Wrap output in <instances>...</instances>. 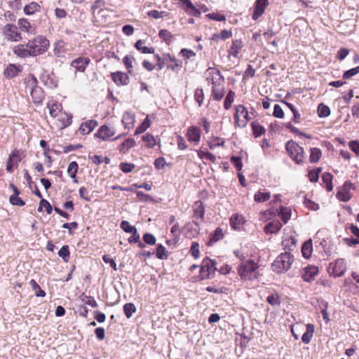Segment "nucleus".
<instances>
[{"instance_id":"11","label":"nucleus","mask_w":359,"mask_h":359,"mask_svg":"<svg viewBox=\"0 0 359 359\" xmlns=\"http://www.w3.org/2000/svg\"><path fill=\"white\" fill-rule=\"evenodd\" d=\"M318 273V268L316 266H308L302 272V277L306 282H311Z\"/></svg>"},{"instance_id":"32","label":"nucleus","mask_w":359,"mask_h":359,"mask_svg":"<svg viewBox=\"0 0 359 359\" xmlns=\"http://www.w3.org/2000/svg\"><path fill=\"white\" fill-rule=\"evenodd\" d=\"M78 169L79 165L76 161L71 162L67 168V173L69 174L70 177L73 179V181L75 183L78 182L76 179V173L78 172Z\"/></svg>"},{"instance_id":"55","label":"nucleus","mask_w":359,"mask_h":359,"mask_svg":"<svg viewBox=\"0 0 359 359\" xmlns=\"http://www.w3.org/2000/svg\"><path fill=\"white\" fill-rule=\"evenodd\" d=\"M194 99L198 104V106H201L204 100V93L202 88H197L195 90Z\"/></svg>"},{"instance_id":"28","label":"nucleus","mask_w":359,"mask_h":359,"mask_svg":"<svg viewBox=\"0 0 359 359\" xmlns=\"http://www.w3.org/2000/svg\"><path fill=\"white\" fill-rule=\"evenodd\" d=\"M135 146V141L133 138L126 139L118 147V150L122 154H126L128 151Z\"/></svg>"},{"instance_id":"60","label":"nucleus","mask_w":359,"mask_h":359,"mask_svg":"<svg viewBox=\"0 0 359 359\" xmlns=\"http://www.w3.org/2000/svg\"><path fill=\"white\" fill-rule=\"evenodd\" d=\"M358 73H359V66L346 71L343 74V79H351L352 76L356 75Z\"/></svg>"},{"instance_id":"16","label":"nucleus","mask_w":359,"mask_h":359,"mask_svg":"<svg viewBox=\"0 0 359 359\" xmlns=\"http://www.w3.org/2000/svg\"><path fill=\"white\" fill-rule=\"evenodd\" d=\"M269 4L268 0H257L255 4V11L252 15V18L257 20L264 12L266 7Z\"/></svg>"},{"instance_id":"1","label":"nucleus","mask_w":359,"mask_h":359,"mask_svg":"<svg viewBox=\"0 0 359 359\" xmlns=\"http://www.w3.org/2000/svg\"><path fill=\"white\" fill-rule=\"evenodd\" d=\"M259 266L252 259H248L238 266V274L243 280H252L259 276Z\"/></svg>"},{"instance_id":"2","label":"nucleus","mask_w":359,"mask_h":359,"mask_svg":"<svg viewBox=\"0 0 359 359\" xmlns=\"http://www.w3.org/2000/svg\"><path fill=\"white\" fill-rule=\"evenodd\" d=\"M33 57L44 53L49 47V41L43 36L39 35L27 42Z\"/></svg>"},{"instance_id":"21","label":"nucleus","mask_w":359,"mask_h":359,"mask_svg":"<svg viewBox=\"0 0 359 359\" xmlns=\"http://www.w3.org/2000/svg\"><path fill=\"white\" fill-rule=\"evenodd\" d=\"M111 77L117 85H127L129 82V77L127 74L121 72L112 73Z\"/></svg>"},{"instance_id":"47","label":"nucleus","mask_w":359,"mask_h":359,"mask_svg":"<svg viewBox=\"0 0 359 359\" xmlns=\"http://www.w3.org/2000/svg\"><path fill=\"white\" fill-rule=\"evenodd\" d=\"M159 36L163 39L168 44L171 43L174 39V36L166 29H162L159 32Z\"/></svg>"},{"instance_id":"36","label":"nucleus","mask_w":359,"mask_h":359,"mask_svg":"<svg viewBox=\"0 0 359 359\" xmlns=\"http://www.w3.org/2000/svg\"><path fill=\"white\" fill-rule=\"evenodd\" d=\"M313 250L311 241L305 242L302 247V253L304 257L309 258L311 255Z\"/></svg>"},{"instance_id":"45","label":"nucleus","mask_w":359,"mask_h":359,"mask_svg":"<svg viewBox=\"0 0 359 359\" xmlns=\"http://www.w3.org/2000/svg\"><path fill=\"white\" fill-rule=\"evenodd\" d=\"M123 311L126 316L130 318L136 311V307L133 303H127L123 306Z\"/></svg>"},{"instance_id":"12","label":"nucleus","mask_w":359,"mask_h":359,"mask_svg":"<svg viewBox=\"0 0 359 359\" xmlns=\"http://www.w3.org/2000/svg\"><path fill=\"white\" fill-rule=\"evenodd\" d=\"M13 52L16 56L20 58L33 57L29 49L28 48L27 43L26 44H18L14 46L13 48Z\"/></svg>"},{"instance_id":"59","label":"nucleus","mask_w":359,"mask_h":359,"mask_svg":"<svg viewBox=\"0 0 359 359\" xmlns=\"http://www.w3.org/2000/svg\"><path fill=\"white\" fill-rule=\"evenodd\" d=\"M267 302L272 306H277L280 304V297L278 294H272L268 296Z\"/></svg>"},{"instance_id":"25","label":"nucleus","mask_w":359,"mask_h":359,"mask_svg":"<svg viewBox=\"0 0 359 359\" xmlns=\"http://www.w3.org/2000/svg\"><path fill=\"white\" fill-rule=\"evenodd\" d=\"M187 139L189 142H198L201 138V132L196 127H190L187 133Z\"/></svg>"},{"instance_id":"37","label":"nucleus","mask_w":359,"mask_h":359,"mask_svg":"<svg viewBox=\"0 0 359 359\" xmlns=\"http://www.w3.org/2000/svg\"><path fill=\"white\" fill-rule=\"evenodd\" d=\"M135 118L133 114L129 112H125L123 115L122 123L126 128H130L133 126Z\"/></svg>"},{"instance_id":"20","label":"nucleus","mask_w":359,"mask_h":359,"mask_svg":"<svg viewBox=\"0 0 359 359\" xmlns=\"http://www.w3.org/2000/svg\"><path fill=\"white\" fill-rule=\"evenodd\" d=\"M33 102L36 104H41L44 97L43 90L38 86H35L31 89L30 92Z\"/></svg>"},{"instance_id":"6","label":"nucleus","mask_w":359,"mask_h":359,"mask_svg":"<svg viewBox=\"0 0 359 359\" xmlns=\"http://www.w3.org/2000/svg\"><path fill=\"white\" fill-rule=\"evenodd\" d=\"M3 34L5 39L10 41L17 42L22 39L21 33L18 32V27L13 24H6L3 28Z\"/></svg>"},{"instance_id":"10","label":"nucleus","mask_w":359,"mask_h":359,"mask_svg":"<svg viewBox=\"0 0 359 359\" xmlns=\"http://www.w3.org/2000/svg\"><path fill=\"white\" fill-rule=\"evenodd\" d=\"M115 129L113 127L107 126H102L97 132L95 134L96 137L100 138L102 140H107L115 135Z\"/></svg>"},{"instance_id":"24","label":"nucleus","mask_w":359,"mask_h":359,"mask_svg":"<svg viewBox=\"0 0 359 359\" xmlns=\"http://www.w3.org/2000/svg\"><path fill=\"white\" fill-rule=\"evenodd\" d=\"M243 46V44L241 40H233L229 50H228L229 56L231 55L233 57H238V53L242 49Z\"/></svg>"},{"instance_id":"9","label":"nucleus","mask_w":359,"mask_h":359,"mask_svg":"<svg viewBox=\"0 0 359 359\" xmlns=\"http://www.w3.org/2000/svg\"><path fill=\"white\" fill-rule=\"evenodd\" d=\"M194 223L199 226L204 219L205 208L201 201H198L193 205Z\"/></svg>"},{"instance_id":"5","label":"nucleus","mask_w":359,"mask_h":359,"mask_svg":"<svg viewBox=\"0 0 359 359\" xmlns=\"http://www.w3.org/2000/svg\"><path fill=\"white\" fill-rule=\"evenodd\" d=\"M234 119L238 127L244 128L248 122L252 118L247 109L243 104H238L235 107Z\"/></svg>"},{"instance_id":"23","label":"nucleus","mask_w":359,"mask_h":359,"mask_svg":"<svg viewBox=\"0 0 359 359\" xmlns=\"http://www.w3.org/2000/svg\"><path fill=\"white\" fill-rule=\"evenodd\" d=\"M245 222L243 215L235 214L230 218V225L234 230H240Z\"/></svg>"},{"instance_id":"26","label":"nucleus","mask_w":359,"mask_h":359,"mask_svg":"<svg viewBox=\"0 0 359 359\" xmlns=\"http://www.w3.org/2000/svg\"><path fill=\"white\" fill-rule=\"evenodd\" d=\"M47 107L49 109L50 115L53 118H56L62 111V105L55 101L49 102L47 104Z\"/></svg>"},{"instance_id":"33","label":"nucleus","mask_w":359,"mask_h":359,"mask_svg":"<svg viewBox=\"0 0 359 359\" xmlns=\"http://www.w3.org/2000/svg\"><path fill=\"white\" fill-rule=\"evenodd\" d=\"M271 194L267 191H258L254 196V199L257 203H263L270 199Z\"/></svg>"},{"instance_id":"27","label":"nucleus","mask_w":359,"mask_h":359,"mask_svg":"<svg viewBox=\"0 0 359 359\" xmlns=\"http://www.w3.org/2000/svg\"><path fill=\"white\" fill-rule=\"evenodd\" d=\"M315 327L313 324L306 325V330L302 337V341L305 344L310 343L314 333Z\"/></svg>"},{"instance_id":"39","label":"nucleus","mask_w":359,"mask_h":359,"mask_svg":"<svg viewBox=\"0 0 359 359\" xmlns=\"http://www.w3.org/2000/svg\"><path fill=\"white\" fill-rule=\"evenodd\" d=\"M144 42L142 40H138L135 43V48L141 51L142 53H153L154 52V49L153 48H149L144 46Z\"/></svg>"},{"instance_id":"30","label":"nucleus","mask_w":359,"mask_h":359,"mask_svg":"<svg viewBox=\"0 0 359 359\" xmlns=\"http://www.w3.org/2000/svg\"><path fill=\"white\" fill-rule=\"evenodd\" d=\"M20 72V67L15 65L10 64L4 70V75L6 78L11 79L15 77Z\"/></svg>"},{"instance_id":"29","label":"nucleus","mask_w":359,"mask_h":359,"mask_svg":"<svg viewBox=\"0 0 359 359\" xmlns=\"http://www.w3.org/2000/svg\"><path fill=\"white\" fill-rule=\"evenodd\" d=\"M282 227V224L278 221H273L267 224L264 227V231L266 233H275Z\"/></svg>"},{"instance_id":"17","label":"nucleus","mask_w":359,"mask_h":359,"mask_svg":"<svg viewBox=\"0 0 359 359\" xmlns=\"http://www.w3.org/2000/svg\"><path fill=\"white\" fill-rule=\"evenodd\" d=\"M224 83L212 86V96L215 100L220 101L224 97Z\"/></svg>"},{"instance_id":"31","label":"nucleus","mask_w":359,"mask_h":359,"mask_svg":"<svg viewBox=\"0 0 359 359\" xmlns=\"http://www.w3.org/2000/svg\"><path fill=\"white\" fill-rule=\"evenodd\" d=\"M278 215L284 224H286L291 218V210L289 208L281 206L279 211H278Z\"/></svg>"},{"instance_id":"49","label":"nucleus","mask_w":359,"mask_h":359,"mask_svg":"<svg viewBox=\"0 0 359 359\" xmlns=\"http://www.w3.org/2000/svg\"><path fill=\"white\" fill-rule=\"evenodd\" d=\"M253 134L255 137H258L265 133V128L259 123L255 122L252 123Z\"/></svg>"},{"instance_id":"44","label":"nucleus","mask_w":359,"mask_h":359,"mask_svg":"<svg viewBox=\"0 0 359 359\" xmlns=\"http://www.w3.org/2000/svg\"><path fill=\"white\" fill-rule=\"evenodd\" d=\"M198 156L203 160H208L211 162L216 161V157L212 154L206 151L199 150L198 151Z\"/></svg>"},{"instance_id":"14","label":"nucleus","mask_w":359,"mask_h":359,"mask_svg":"<svg viewBox=\"0 0 359 359\" xmlns=\"http://www.w3.org/2000/svg\"><path fill=\"white\" fill-rule=\"evenodd\" d=\"M19 161H20L19 158V151L14 149L7 161L6 170L8 172H12L13 168L18 165Z\"/></svg>"},{"instance_id":"64","label":"nucleus","mask_w":359,"mask_h":359,"mask_svg":"<svg viewBox=\"0 0 359 359\" xmlns=\"http://www.w3.org/2000/svg\"><path fill=\"white\" fill-rule=\"evenodd\" d=\"M10 203L13 205L23 206L25 203L18 196H11Z\"/></svg>"},{"instance_id":"50","label":"nucleus","mask_w":359,"mask_h":359,"mask_svg":"<svg viewBox=\"0 0 359 359\" xmlns=\"http://www.w3.org/2000/svg\"><path fill=\"white\" fill-rule=\"evenodd\" d=\"M58 255L65 262H67L69 259V250L68 245H63L58 252Z\"/></svg>"},{"instance_id":"51","label":"nucleus","mask_w":359,"mask_h":359,"mask_svg":"<svg viewBox=\"0 0 359 359\" xmlns=\"http://www.w3.org/2000/svg\"><path fill=\"white\" fill-rule=\"evenodd\" d=\"M43 208H45V210L48 214H50L53 210L50 203L46 199L42 198L40 201L39 206L38 208V211L39 212L42 211Z\"/></svg>"},{"instance_id":"18","label":"nucleus","mask_w":359,"mask_h":359,"mask_svg":"<svg viewBox=\"0 0 359 359\" xmlns=\"http://www.w3.org/2000/svg\"><path fill=\"white\" fill-rule=\"evenodd\" d=\"M89 62L90 59L88 57H78L72 62L71 65L76 70L83 72Z\"/></svg>"},{"instance_id":"34","label":"nucleus","mask_w":359,"mask_h":359,"mask_svg":"<svg viewBox=\"0 0 359 359\" xmlns=\"http://www.w3.org/2000/svg\"><path fill=\"white\" fill-rule=\"evenodd\" d=\"M223 231L221 228H217L213 233L211 234L208 244H213L223 238Z\"/></svg>"},{"instance_id":"53","label":"nucleus","mask_w":359,"mask_h":359,"mask_svg":"<svg viewBox=\"0 0 359 359\" xmlns=\"http://www.w3.org/2000/svg\"><path fill=\"white\" fill-rule=\"evenodd\" d=\"M121 228L126 233H133L137 231V229L134 226L130 225L128 221H122Z\"/></svg>"},{"instance_id":"38","label":"nucleus","mask_w":359,"mask_h":359,"mask_svg":"<svg viewBox=\"0 0 359 359\" xmlns=\"http://www.w3.org/2000/svg\"><path fill=\"white\" fill-rule=\"evenodd\" d=\"M40 6L38 4L35 2H32L27 5H26L24 8V12L27 15H32L34 13L39 11Z\"/></svg>"},{"instance_id":"52","label":"nucleus","mask_w":359,"mask_h":359,"mask_svg":"<svg viewBox=\"0 0 359 359\" xmlns=\"http://www.w3.org/2000/svg\"><path fill=\"white\" fill-rule=\"evenodd\" d=\"M214 274L212 273V269L208 270L205 266L201 264V267L200 269V277L201 279H207L213 277Z\"/></svg>"},{"instance_id":"62","label":"nucleus","mask_w":359,"mask_h":359,"mask_svg":"<svg viewBox=\"0 0 359 359\" xmlns=\"http://www.w3.org/2000/svg\"><path fill=\"white\" fill-rule=\"evenodd\" d=\"M190 252L192 255V256L194 257V258H198L199 257V255H200V251H199V245L198 243L196 242H193L191 243V248H190Z\"/></svg>"},{"instance_id":"7","label":"nucleus","mask_w":359,"mask_h":359,"mask_svg":"<svg viewBox=\"0 0 359 359\" xmlns=\"http://www.w3.org/2000/svg\"><path fill=\"white\" fill-rule=\"evenodd\" d=\"M206 80L211 83L212 86L224 82V77L221 72L216 68L209 67L205 72Z\"/></svg>"},{"instance_id":"35","label":"nucleus","mask_w":359,"mask_h":359,"mask_svg":"<svg viewBox=\"0 0 359 359\" xmlns=\"http://www.w3.org/2000/svg\"><path fill=\"white\" fill-rule=\"evenodd\" d=\"M322 153L320 149L313 147L310 149L309 160L311 163H316L321 158Z\"/></svg>"},{"instance_id":"13","label":"nucleus","mask_w":359,"mask_h":359,"mask_svg":"<svg viewBox=\"0 0 359 359\" xmlns=\"http://www.w3.org/2000/svg\"><path fill=\"white\" fill-rule=\"evenodd\" d=\"M181 7L189 15L199 17L201 11L189 0H181Z\"/></svg>"},{"instance_id":"41","label":"nucleus","mask_w":359,"mask_h":359,"mask_svg":"<svg viewBox=\"0 0 359 359\" xmlns=\"http://www.w3.org/2000/svg\"><path fill=\"white\" fill-rule=\"evenodd\" d=\"M333 176L329 172H324L322 175V180L326 185L327 190L330 191L332 190V181Z\"/></svg>"},{"instance_id":"58","label":"nucleus","mask_w":359,"mask_h":359,"mask_svg":"<svg viewBox=\"0 0 359 359\" xmlns=\"http://www.w3.org/2000/svg\"><path fill=\"white\" fill-rule=\"evenodd\" d=\"M156 257L158 259H163L168 257L167 252L164 246L159 244L156 249Z\"/></svg>"},{"instance_id":"61","label":"nucleus","mask_w":359,"mask_h":359,"mask_svg":"<svg viewBox=\"0 0 359 359\" xmlns=\"http://www.w3.org/2000/svg\"><path fill=\"white\" fill-rule=\"evenodd\" d=\"M206 17L210 20L222 22L226 20L225 15L222 14L212 13L206 15Z\"/></svg>"},{"instance_id":"57","label":"nucleus","mask_w":359,"mask_h":359,"mask_svg":"<svg viewBox=\"0 0 359 359\" xmlns=\"http://www.w3.org/2000/svg\"><path fill=\"white\" fill-rule=\"evenodd\" d=\"M232 36L231 30L223 29L219 34H214L212 39L219 38L222 40L229 39Z\"/></svg>"},{"instance_id":"43","label":"nucleus","mask_w":359,"mask_h":359,"mask_svg":"<svg viewBox=\"0 0 359 359\" xmlns=\"http://www.w3.org/2000/svg\"><path fill=\"white\" fill-rule=\"evenodd\" d=\"M142 139L146 143L147 147L149 148H153L156 144L155 137L149 133L144 135Z\"/></svg>"},{"instance_id":"15","label":"nucleus","mask_w":359,"mask_h":359,"mask_svg":"<svg viewBox=\"0 0 359 359\" xmlns=\"http://www.w3.org/2000/svg\"><path fill=\"white\" fill-rule=\"evenodd\" d=\"M18 26L20 31L29 34H35V27L25 18H20L18 20Z\"/></svg>"},{"instance_id":"63","label":"nucleus","mask_w":359,"mask_h":359,"mask_svg":"<svg viewBox=\"0 0 359 359\" xmlns=\"http://www.w3.org/2000/svg\"><path fill=\"white\" fill-rule=\"evenodd\" d=\"M231 163L235 166L237 170L240 171L243 168L241 158L238 156H232L231 158Z\"/></svg>"},{"instance_id":"22","label":"nucleus","mask_w":359,"mask_h":359,"mask_svg":"<svg viewBox=\"0 0 359 359\" xmlns=\"http://www.w3.org/2000/svg\"><path fill=\"white\" fill-rule=\"evenodd\" d=\"M97 126V122L96 121L89 120L81 125L79 131L82 135H87L89 134Z\"/></svg>"},{"instance_id":"48","label":"nucleus","mask_w":359,"mask_h":359,"mask_svg":"<svg viewBox=\"0 0 359 359\" xmlns=\"http://www.w3.org/2000/svg\"><path fill=\"white\" fill-rule=\"evenodd\" d=\"M181 56L184 60H189L190 61H194L196 57V53L192 50H189L187 48L181 49Z\"/></svg>"},{"instance_id":"3","label":"nucleus","mask_w":359,"mask_h":359,"mask_svg":"<svg viewBox=\"0 0 359 359\" xmlns=\"http://www.w3.org/2000/svg\"><path fill=\"white\" fill-rule=\"evenodd\" d=\"M293 262L294 257L290 252L281 253L272 264L273 271L278 273L287 271Z\"/></svg>"},{"instance_id":"54","label":"nucleus","mask_w":359,"mask_h":359,"mask_svg":"<svg viewBox=\"0 0 359 359\" xmlns=\"http://www.w3.org/2000/svg\"><path fill=\"white\" fill-rule=\"evenodd\" d=\"M215 264V261L210 259L209 258L204 259L202 262V265L205 266L206 269H208V270L210 271V269H212L213 274H215V272L216 271Z\"/></svg>"},{"instance_id":"8","label":"nucleus","mask_w":359,"mask_h":359,"mask_svg":"<svg viewBox=\"0 0 359 359\" xmlns=\"http://www.w3.org/2000/svg\"><path fill=\"white\" fill-rule=\"evenodd\" d=\"M330 269L334 277L342 276L346 270V265L344 259H338L334 262L330 264Z\"/></svg>"},{"instance_id":"46","label":"nucleus","mask_w":359,"mask_h":359,"mask_svg":"<svg viewBox=\"0 0 359 359\" xmlns=\"http://www.w3.org/2000/svg\"><path fill=\"white\" fill-rule=\"evenodd\" d=\"M318 114L321 118L327 117L330 114V109L324 104H320L318 107Z\"/></svg>"},{"instance_id":"19","label":"nucleus","mask_w":359,"mask_h":359,"mask_svg":"<svg viewBox=\"0 0 359 359\" xmlns=\"http://www.w3.org/2000/svg\"><path fill=\"white\" fill-rule=\"evenodd\" d=\"M58 121V127L60 128H65L72 123V116L65 112L61 111L56 117Z\"/></svg>"},{"instance_id":"42","label":"nucleus","mask_w":359,"mask_h":359,"mask_svg":"<svg viewBox=\"0 0 359 359\" xmlns=\"http://www.w3.org/2000/svg\"><path fill=\"white\" fill-rule=\"evenodd\" d=\"M29 285L32 286L33 290L34 291L36 296L41 297H43L46 296L45 291L41 289L40 286L34 280H31L29 281Z\"/></svg>"},{"instance_id":"4","label":"nucleus","mask_w":359,"mask_h":359,"mask_svg":"<svg viewBox=\"0 0 359 359\" xmlns=\"http://www.w3.org/2000/svg\"><path fill=\"white\" fill-rule=\"evenodd\" d=\"M285 148L290 157L297 163L301 164L304 162L305 155L304 149L294 141H289L285 145Z\"/></svg>"},{"instance_id":"56","label":"nucleus","mask_w":359,"mask_h":359,"mask_svg":"<svg viewBox=\"0 0 359 359\" xmlns=\"http://www.w3.org/2000/svg\"><path fill=\"white\" fill-rule=\"evenodd\" d=\"M150 126V121L147 117L142 123L135 130V134H140L144 133Z\"/></svg>"},{"instance_id":"40","label":"nucleus","mask_w":359,"mask_h":359,"mask_svg":"<svg viewBox=\"0 0 359 359\" xmlns=\"http://www.w3.org/2000/svg\"><path fill=\"white\" fill-rule=\"evenodd\" d=\"M235 93L233 90H230L224 100V107L228 110L231 108L232 103L233 102Z\"/></svg>"}]
</instances>
